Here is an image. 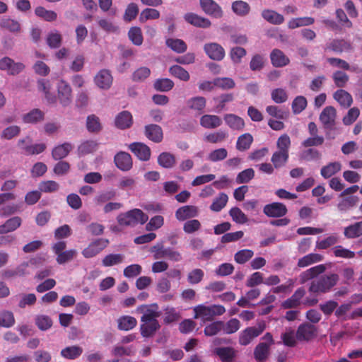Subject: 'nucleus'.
Listing matches in <instances>:
<instances>
[{
    "instance_id": "f257e3e1",
    "label": "nucleus",
    "mask_w": 362,
    "mask_h": 362,
    "mask_svg": "<svg viewBox=\"0 0 362 362\" xmlns=\"http://www.w3.org/2000/svg\"><path fill=\"white\" fill-rule=\"evenodd\" d=\"M339 280V276L337 274L330 273L321 275L311 281L308 291L313 293H328L337 284Z\"/></svg>"
},
{
    "instance_id": "f03ea898",
    "label": "nucleus",
    "mask_w": 362,
    "mask_h": 362,
    "mask_svg": "<svg viewBox=\"0 0 362 362\" xmlns=\"http://www.w3.org/2000/svg\"><path fill=\"white\" fill-rule=\"evenodd\" d=\"M148 219V216L139 209L121 213L117 217L119 225L122 226H135L138 223L144 224Z\"/></svg>"
},
{
    "instance_id": "7ed1b4c3",
    "label": "nucleus",
    "mask_w": 362,
    "mask_h": 362,
    "mask_svg": "<svg viewBox=\"0 0 362 362\" xmlns=\"http://www.w3.org/2000/svg\"><path fill=\"white\" fill-rule=\"evenodd\" d=\"M194 318L202 317L204 321H211L214 317L223 315L226 309L221 305H199L194 308Z\"/></svg>"
},
{
    "instance_id": "20e7f679",
    "label": "nucleus",
    "mask_w": 362,
    "mask_h": 362,
    "mask_svg": "<svg viewBox=\"0 0 362 362\" xmlns=\"http://www.w3.org/2000/svg\"><path fill=\"white\" fill-rule=\"evenodd\" d=\"M264 322H259L257 327H249L243 330L239 336V344L243 346L248 345L255 338L259 336L265 329Z\"/></svg>"
},
{
    "instance_id": "39448f33",
    "label": "nucleus",
    "mask_w": 362,
    "mask_h": 362,
    "mask_svg": "<svg viewBox=\"0 0 362 362\" xmlns=\"http://www.w3.org/2000/svg\"><path fill=\"white\" fill-rule=\"evenodd\" d=\"M337 110L333 106L325 107L319 116V119L325 131L334 129L336 125ZM328 135V132H327Z\"/></svg>"
},
{
    "instance_id": "423d86ee",
    "label": "nucleus",
    "mask_w": 362,
    "mask_h": 362,
    "mask_svg": "<svg viewBox=\"0 0 362 362\" xmlns=\"http://www.w3.org/2000/svg\"><path fill=\"white\" fill-rule=\"evenodd\" d=\"M110 242L106 238H98L92 241L86 248L82 251V255L86 258H91L107 247Z\"/></svg>"
},
{
    "instance_id": "0eeeda50",
    "label": "nucleus",
    "mask_w": 362,
    "mask_h": 362,
    "mask_svg": "<svg viewBox=\"0 0 362 362\" xmlns=\"http://www.w3.org/2000/svg\"><path fill=\"white\" fill-rule=\"evenodd\" d=\"M317 334V329L315 325L304 322L300 325L296 330V339L298 341H309L314 339Z\"/></svg>"
},
{
    "instance_id": "6e6552de",
    "label": "nucleus",
    "mask_w": 362,
    "mask_h": 362,
    "mask_svg": "<svg viewBox=\"0 0 362 362\" xmlns=\"http://www.w3.org/2000/svg\"><path fill=\"white\" fill-rule=\"evenodd\" d=\"M263 213L269 218H281L288 213V209L281 202H272L263 207Z\"/></svg>"
},
{
    "instance_id": "1a4fd4ad",
    "label": "nucleus",
    "mask_w": 362,
    "mask_h": 362,
    "mask_svg": "<svg viewBox=\"0 0 362 362\" xmlns=\"http://www.w3.org/2000/svg\"><path fill=\"white\" fill-rule=\"evenodd\" d=\"M160 328V325L157 319H141L140 332L143 337H152Z\"/></svg>"
},
{
    "instance_id": "9d476101",
    "label": "nucleus",
    "mask_w": 362,
    "mask_h": 362,
    "mask_svg": "<svg viewBox=\"0 0 362 362\" xmlns=\"http://www.w3.org/2000/svg\"><path fill=\"white\" fill-rule=\"evenodd\" d=\"M25 69V65L21 62H15L11 58L4 57L0 59V69L6 71L10 75H16Z\"/></svg>"
},
{
    "instance_id": "9b49d317",
    "label": "nucleus",
    "mask_w": 362,
    "mask_h": 362,
    "mask_svg": "<svg viewBox=\"0 0 362 362\" xmlns=\"http://www.w3.org/2000/svg\"><path fill=\"white\" fill-rule=\"evenodd\" d=\"M204 50L211 59L215 61H221L225 57V49L221 45L216 42L205 44Z\"/></svg>"
},
{
    "instance_id": "f8f14e48",
    "label": "nucleus",
    "mask_w": 362,
    "mask_h": 362,
    "mask_svg": "<svg viewBox=\"0 0 362 362\" xmlns=\"http://www.w3.org/2000/svg\"><path fill=\"white\" fill-rule=\"evenodd\" d=\"M129 149L141 160L147 161L151 157L150 148L141 142H134L129 146Z\"/></svg>"
},
{
    "instance_id": "ddd939ff",
    "label": "nucleus",
    "mask_w": 362,
    "mask_h": 362,
    "mask_svg": "<svg viewBox=\"0 0 362 362\" xmlns=\"http://www.w3.org/2000/svg\"><path fill=\"white\" fill-rule=\"evenodd\" d=\"M58 98L63 106H67L71 101V88L69 83L62 80L57 85Z\"/></svg>"
},
{
    "instance_id": "4468645a",
    "label": "nucleus",
    "mask_w": 362,
    "mask_h": 362,
    "mask_svg": "<svg viewBox=\"0 0 362 362\" xmlns=\"http://www.w3.org/2000/svg\"><path fill=\"white\" fill-rule=\"evenodd\" d=\"M115 165L122 171H129L132 168V158L129 153L120 151L114 158Z\"/></svg>"
},
{
    "instance_id": "2eb2a0df",
    "label": "nucleus",
    "mask_w": 362,
    "mask_h": 362,
    "mask_svg": "<svg viewBox=\"0 0 362 362\" xmlns=\"http://www.w3.org/2000/svg\"><path fill=\"white\" fill-rule=\"evenodd\" d=\"M202 10L208 15L219 18L223 16V11L219 5L214 0H200Z\"/></svg>"
},
{
    "instance_id": "dca6fc26",
    "label": "nucleus",
    "mask_w": 362,
    "mask_h": 362,
    "mask_svg": "<svg viewBox=\"0 0 362 362\" xmlns=\"http://www.w3.org/2000/svg\"><path fill=\"white\" fill-rule=\"evenodd\" d=\"M199 214V209L196 206L186 205L178 208L175 211V217L180 221L194 218Z\"/></svg>"
},
{
    "instance_id": "f3484780",
    "label": "nucleus",
    "mask_w": 362,
    "mask_h": 362,
    "mask_svg": "<svg viewBox=\"0 0 362 362\" xmlns=\"http://www.w3.org/2000/svg\"><path fill=\"white\" fill-rule=\"evenodd\" d=\"M158 306L156 303L151 305H141L136 308V312L142 313L141 319H157L160 316V312L158 311Z\"/></svg>"
},
{
    "instance_id": "a211bd4d",
    "label": "nucleus",
    "mask_w": 362,
    "mask_h": 362,
    "mask_svg": "<svg viewBox=\"0 0 362 362\" xmlns=\"http://www.w3.org/2000/svg\"><path fill=\"white\" fill-rule=\"evenodd\" d=\"M269 57L272 66L276 68L286 66L290 63L289 58L279 49H274Z\"/></svg>"
},
{
    "instance_id": "6ab92c4d",
    "label": "nucleus",
    "mask_w": 362,
    "mask_h": 362,
    "mask_svg": "<svg viewBox=\"0 0 362 362\" xmlns=\"http://www.w3.org/2000/svg\"><path fill=\"white\" fill-rule=\"evenodd\" d=\"M326 270V267L324 264H319L315 267H313L304 272H303L300 276V283L305 284L306 281L311 280L318 275L322 274Z\"/></svg>"
},
{
    "instance_id": "aec40b11",
    "label": "nucleus",
    "mask_w": 362,
    "mask_h": 362,
    "mask_svg": "<svg viewBox=\"0 0 362 362\" xmlns=\"http://www.w3.org/2000/svg\"><path fill=\"white\" fill-rule=\"evenodd\" d=\"M145 136L155 143L162 141L163 134L161 127L157 124H148L145 126Z\"/></svg>"
},
{
    "instance_id": "412c9836",
    "label": "nucleus",
    "mask_w": 362,
    "mask_h": 362,
    "mask_svg": "<svg viewBox=\"0 0 362 362\" xmlns=\"http://www.w3.org/2000/svg\"><path fill=\"white\" fill-rule=\"evenodd\" d=\"M305 294V289L303 288H298L289 298L282 303V308L284 309L297 308L300 305V300Z\"/></svg>"
},
{
    "instance_id": "4be33fe9",
    "label": "nucleus",
    "mask_w": 362,
    "mask_h": 362,
    "mask_svg": "<svg viewBox=\"0 0 362 362\" xmlns=\"http://www.w3.org/2000/svg\"><path fill=\"white\" fill-rule=\"evenodd\" d=\"M115 126L120 129H125L131 127L133 124L132 114L127 110L122 111L115 117Z\"/></svg>"
},
{
    "instance_id": "5701e85b",
    "label": "nucleus",
    "mask_w": 362,
    "mask_h": 362,
    "mask_svg": "<svg viewBox=\"0 0 362 362\" xmlns=\"http://www.w3.org/2000/svg\"><path fill=\"white\" fill-rule=\"evenodd\" d=\"M95 82L99 88L108 89L112 83V76L108 70L103 69L95 76Z\"/></svg>"
},
{
    "instance_id": "b1692460",
    "label": "nucleus",
    "mask_w": 362,
    "mask_h": 362,
    "mask_svg": "<svg viewBox=\"0 0 362 362\" xmlns=\"http://www.w3.org/2000/svg\"><path fill=\"white\" fill-rule=\"evenodd\" d=\"M352 47L349 42L344 39H334L327 45L326 49L335 53L349 51Z\"/></svg>"
},
{
    "instance_id": "393cba45",
    "label": "nucleus",
    "mask_w": 362,
    "mask_h": 362,
    "mask_svg": "<svg viewBox=\"0 0 362 362\" xmlns=\"http://www.w3.org/2000/svg\"><path fill=\"white\" fill-rule=\"evenodd\" d=\"M185 20L196 27L206 28L211 25L208 18L198 16L193 13H187L184 16Z\"/></svg>"
},
{
    "instance_id": "a878e982",
    "label": "nucleus",
    "mask_w": 362,
    "mask_h": 362,
    "mask_svg": "<svg viewBox=\"0 0 362 362\" xmlns=\"http://www.w3.org/2000/svg\"><path fill=\"white\" fill-rule=\"evenodd\" d=\"M333 98L344 108H349L353 103L351 95L342 88L336 90L333 94Z\"/></svg>"
},
{
    "instance_id": "bb28decb",
    "label": "nucleus",
    "mask_w": 362,
    "mask_h": 362,
    "mask_svg": "<svg viewBox=\"0 0 362 362\" xmlns=\"http://www.w3.org/2000/svg\"><path fill=\"white\" fill-rule=\"evenodd\" d=\"M223 119L226 124L233 130H243L245 125L243 119L235 114H226Z\"/></svg>"
},
{
    "instance_id": "cd10ccee",
    "label": "nucleus",
    "mask_w": 362,
    "mask_h": 362,
    "mask_svg": "<svg viewBox=\"0 0 362 362\" xmlns=\"http://www.w3.org/2000/svg\"><path fill=\"white\" fill-rule=\"evenodd\" d=\"M221 124V117L215 115H204L200 118V125L206 129H215Z\"/></svg>"
},
{
    "instance_id": "c85d7f7f",
    "label": "nucleus",
    "mask_w": 362,
    "mask_h": 362,
    "mask_svg": "<svg viewBox=\"0 0 362 362\" xmlns=\"http://www.w3.org/2000/svg\"><path fill=\"white\" fill-rule=\"evenodd\" d=\"M270 352V346L266 342L259 343L254 350V357L258 362L265 361Z\"/></svg>"
},
{
    "instance_id": "c756f323",
    "label": "nucleus",
    "mask_w": 362,
    "mask_h": 362,
    "mask_svg": "<svg viewBox=\"0 0 362 362\" xmlns=\"http://www.w3.org/2000/svg\"><path fill=\"white\" fill-rule=\"evenodd\" d=\"M117 328L119 330L129 331L134 329L137 325V320L130 315L120 316L117 320Z\"/></svg>"
},
{
    "instance_id": "7c9ffc66",
    "label": "nucleus",
    "mask_w": 362,
    "mask_h": 362,
    "mask_svg": "<svg viewBox=\"0 0 362 362\" xmlns=\"http://www.w3.org/2000/svg\"><path fill=\"white\" fill-rule=\"evenodd\" d=\"M344 235L348 239L357 238L362 235V221L344 228Z\"/></svg>"
},
{
    "instance_id": "2f4dec72",
    "label": "nucleus",
    "mask_w": 362,
    "mask_h": 362,
    "mask_svg": "<svg viewBox=\"0 0 362 362\" xmlns=\"http://www.w3.org/2000/svg\"><path fill=\"white\" fill-rule=\"evenodd\" d=\"M22 219L19 216H14L8 219L0 226V234H4L16 230L21 225Z\"/></svg>"
},
{
    "instance_id": "473e14b6",
    "label": "nucleus",
    "mask_w": 362,
    "mask_h": 362,
    "mask_svg": "<svg viewBox=\"0 0 362 362\" xmlns=\"http://www.w3.org/2000/svg\"><path fill=\"white\" fill-rule=\"evenodd\" d=\"M262 18L267 22L274 25H280L284 23V16L275 11L265 9L262 12Z\"/></svg>"
},
{
    "instance_id": "72a5a7b5",
    "label": "nucleus",
    "mask_w": 362,
    "mask_h": 362,
    "mask_svg": "<svg viewBox=\"0 0 362 362\" xmlns=\"http://www.w3.org/2000/svg\"><path fill=\"white\" fill-rule=\"evenodd\" d=\"M72 148L73 146L70 143H64L53 148L52 156L56 160L62 159L69 153Z\"/></svg>"
},
{
    "instance_id": "f704fd0d",
    "label": "nucleus",
    "mask_w": 362,
    "mask_h": 362,
    "mask_svg": "<svg viewBox=\"0 0 362 362\" xmlns=\"http://www.w3.org/2000/svg\"><path fill=\"white\" fill-rule=\"evenodd\" d=\"M253 141L251 134L245 133L238 137L235 147L239 151H245L250 148Z\"/></svg>"
},
{
    "instance_id": "c9c22d12",
    "label": "nucleus",
    "mask_w": 362,
    "mask_h": 362,
    "mask_svg": "<svg viewBox=\"0 0 362 362\" xmlns=\"http://www.w3.org/2000/svg\"><path fill=\"white\" fill-rule=\"evenodd\" d=\"M213 100L216 104L214 108L215 111L221 112L226 109V105L228 103L232 102L234 100V96L233 93H225L214 98Z\"/></svg>"
},
{
    "instance_id": "e433bc0d",
    "label": "nucleus",
    "mask_w": 362,
    "mask_h": 362,
    "mask_svg": "<svg viewBox=\"0 0 362 362\" xmlns=\"http://www.w3.org/2000/svg\"><path fill=\"white\" fill-rule=\"evenodd\" d=\"M158 163L164 168H172L176 163V159L173 154L163 152L158 157Z\"/></svg>"
},
{
    "instance_id": "4c0bfd02",
    "label": "nucleus",
    "mask_w": 362,
    "mask_h": 362,
    "mask_svg": "<svg viewBox=\"0 0 362 362\" xmlns=\"http://www.w3.org/2000/svg\"><path fill=\"white\" fill-rule=\"evenodd\" d=\"M45 113L40 109H33L23 117L25 123L36 124L44 119Z\"/></svg>"
},
{
    "instance_id": "58836bf2",
    "label": "nucleus",
    "mask_w": 362,
    "mask_h": 362,
    "mask_svg": "<svg viewBox=\"0 0 362 362\" xmlns=\"http://www.w3.org/2000/svg\"><path fill=\"white\" fill-rule=\"evenodd\" d=\"M341 169V165L339 162H332L323 166L321 168L320 174L324 178L327 179L339 172Z\"/></svg>"
},
{
    "instance_id": "ea45409f",
    "label": "nucleus",
    "mask_w": 362,
    "mask_h": 362,
    "mask_svg": "<svg viewBox=\"0 0 362 362\" xmlns=\"http://www.w3.org/2000/svg\"><path fill=\"white\" fill-rule=\"evenodd\" d=\"M215 354L218 356L222 362H232L235 353L232 347H219L215 349Z\"/></svg>"
},
{
    "instance_id": "a19ab883",
    "label": "nucleus",
    "mask_w": 362,
    "mask_h": 362,
    "mask_svg": "<svg viewBox=\"0 0 362 362\" xmlns=\"http://www.w3.org/2000/svg\"><path fill=\"white\" fill-rule=\"evenodd\" d=\"M289 153L277 151L273 153L271 161L275 168H279L286 165Z\"/></svg>"
},
{
    "instance_id": "79ce46f5",
    "label": "nucleus",
    "mask_w": 362,
    "mask_h": 362,
    "mask_svg": "<svg viewBox=\"0 0 362 362\" xmlns=\"http://www.w3.org/2000/svg\"><path fill=\"white\" fill-rule=\"evenodd\" d=\"M165 44L172 50L179 54L184 53L187 49V44L180 39L168 38Z\"/></svg>"
},
{
    "instance_id": "37998d69",
    "label": "nucleus",
    "mask_w": 362,
    "mask_h": 362,
    "mask_svg": "<svg viewBox=\"0 0 362 362\" xmlns=\"http://www.w3.org/2000/svg\"><path fill=\"white\" fill-rule=\"evenodd\" d=\"M0 27L2 29L8 30L13 33H20L21 29V24L18 21L9 18H4L1 20Z\"/></svg>"
},
{
    "instance_id": "c03bdc74",
    "label": "nucleus",
    "mask_w": 362,
    "mask_h": 362,
    "mask_svg": "<svg viewBox=\"0 0 362 362\" xmlns=\"http://www.w3.org/2000/svg\"><path fill=\"white\" fill-rule=\"evenodd\" d=\"M86 128L89 132L98 133L103 127L100 120L95 115H90L87 117Z\"/></svg>"
},
{
    "instance_id": "a18cd8bd",
    "label": "nucleus",
    "mask_w": 362,
    "mask_h": 362,
    "mask_svg": "<svg viewBox=\"0 0 362 362\" xmlns=\"http://www.w3.org/2000/svg\"><path fill=\"white\" fill-rule=\"evenodd\" d=\"M46 42L50 48H59L62 42V36L59 31L54 30L48 33Z\"/></svg>"
},
{
    "instance_id": "49530a36",
    "label": "nucleus",
    "mask_w": 362,
    "mask_h": 362,
    "mask_svg": "<svg viewBox=\"0 0 362 362\" xmlns=\"http://www.w3.org/2000/svg\"><path fill=\"white\" fill-rule=\"evenodd\" d=\"M35 13L37 16L48 22L54 21L57 18V14L55 11L47 10L42 6L36 7L35 9Z\"/></svg>"
},
{
    "instance_id": "de8ad7c7",
    "label": "nucleus",
    "mask_w": 362,
    "mask_h": 362,
    "mask_svg": "<svg viewBox=\"0 0 362 362\" xmlns=\"http://www.w3.org/2000/svg\"><path fill=\"white\" fill-rule=\"evenodd\" d=\"M267 112L278 119H286L289 116V112L276 105H269L266 107Z\"/></svg>"
},
{
    "instance_id": "09e8293b",
    "label": "nucleus",
    "mask_w": 362,
    "mask_h": 362,
    "mask_svg": "<svg viewBox=\"0 0 362 362\" xmlns=\"http://www.w3.org/2000/svg\"><path fill=\"white\" fill-rule=\"evenodd\" d=\"M174 85V82L170 78H158L153 83V88L157 91L168 92L173 89Z\"/></svg>"
},
{
    "instance_id": "8fccbe9b",
    "label": "nucleus",
    "mask_w": 362,
    "mask_h": 362,
    "mask_svg": "<svg viewBox=\"0 0 362 362\" xmlns=\"http://www.w3.org/2000/svg\"><path fill=\"white\" fill-rule=\"evenodd\" d=\"M82 353L83 349L78 346H67L61 351L62 356L67 359H75L79 357Z\"/></svg>"
},
{
    "instance_id": "3c124183",
    "label": "nucleus",
    "mask_w": 362,
    "mask_h": 362,
    "mask_svg": "<svg viewBox=\"0 0 362 362\" xmlns=\"http://www.w3.org/2000/svg\"><path fill=\"white\" fill-rule=\"evenodd\" d=\"M164 312L163 322L166 325L177 322L181 318L180 313L175 308L167 307Z\"/></svg>"
},
{
    "instance_id": "603ef678",
    "label": "nucleus",
    "mask_w": 362,
    "mask_h": 362,
    "mask_svg": "<svg viewBox=\"0 0 362 362\" xmlns=\"http://www.w3.org/2000/svg\"><path fill=\"white\" fill-rule=\"evenodd\" d=\"M315 20L312 17H300L292 18L288 23V27L290 29H295L302 26H306L313 24Z\"/></svg>"
},
{
    "instance_id": "864d4df0",
    "label": "nucleus",
    "mask_w": 362,
    "mask_h": 362,
    "mask_svg": "<svg viewBox=\"0 0 362 362\" xmlns=\"http://www.w3.org/2000/svg\"><path fill=\"white\" fill-rule=\"evenodd\" d=\"M169 73L174 77L183 81H188L190 76L188 71L179 65H173L169 68Z\"/></svg>"
},
{
    "instance_id": "5fc2aeb1",
    "label": "nucleus",
    "mask_w": 362,
    "mask_h": 362,
    "mask_svg": "<svg viewBox=\"0 0 362 362\" xmlns=\"http://www.w3.org/2000/svg\"><path fill=\"white\" fill-rule=\"evenodd\" d=\"M124 259V256L122 254H109L104 257L102 264L104 267H112L122 263Z\"/></svg>"
},
{
    "instance_id": "6e6d98bb",
    "label": "nucleus",
    "mask_w": 362,
    "mask_h": 362,
    "mask_svg": "<svg viewBox=\"0 0 362 362\" xmlns=\"http://www.w3.org/2000/svg\"><path fill=\"white\" fill-rule=\"evenodd\" d=\"M228 200V195L226 193H220L210 206V209L215 212L221 211L226 205Z\"/></svg>"
},
{
    "instance_id": "4d7b16f0",
    "label": "nucleus",
    "mask_w": 362,
    "mask_h": 362,
    "mask_svg": "<svg viewBox=\"0 0 362 362\" xmlns=\"http://www.w3.org/2000/svg\"><path fill=\"white\" fill-rule=\"evenodd\" d=\"M187 106L194 110L202 112L206 106V99L202 96L194 97L187 100Z\"/></svg>"
},
{
    "instance_id": "13d9d810",
    "label": "nucleus",
    "mask_w": 362,
    "mask_h": 362,
    "mask_svg": "<svg viewBox=\"0 0 362 362\" xmlns=\"http://www.w3.org/2000/svg\"><path fill=\"white\" fill-rule=\"evenodd\" d=\"M232 9L238 16H244L250 11V5L243 1H235L232 4Z\"/></svg>"
},
{
    "instance_id": "bf43d9fd",
    "label": "nucleus",
    "mask_w": 362,
    "mask_h": 362,
    "mask_svg": "<svg viewBox=\"0 0 362 362\" xmlns=\"http://www.w3.org/2000/svg\"><path fill=\"white\" fill-rule=\"evenodd\" d=\"M128 37L132 42L136 46H139L143 43L144 38L139 27L131 28L128 32Z\"/></svg>"
},
{
    "instance_id": "052dcab7",
    "label": "nucleus",
    "mask_w": 362,
    "mask_h": 362,
    "mask_svg": "<svg viewBox=\"0 0 362 362\" xmlns=\"http://www.w3.org/2000/svg\"><path fill=\"white\" fill-rule=\"evenodd\" d=\"M227 136L228 134L225 131L219 130L216 132L206 134L204 136V140L209 143L217 144L225 141Z\"/></svg>"
},
{
    "instance_id": "680f3d73",
    "label": "nucleus",
    "mask_w": 362,
    "mask_h": 362,
    "mask_svg": "<svg viewBox=\"0 0 362 362\" xmlns=\"http://www.w3.org/2000/svg\"><path fill=\"white\" fill-rule=\"evenodd\" d=\"M308 102L304 96H297L292 102L291 107L293 114L298 115L302 112L307 107Z\"/></svg>"
},
{
    "instance_id": "e2e57ef3",
    "label": "nucleus",
    "mask_w": 362,
    "mask_h": 362,
    "mask_svg": "<svg viewBox=\"0 0 362 362\" xmlns=\"http://www.w3.org/2000/svg\"><path fill=\"white\" fill-rule=\"evenodd\" d=\"M332 79L335 86L341 89L345 87L349 80V77L348 74L344 71H336L332 74Z\"/></svg>"
},
{
    "instance_id": "0e129e2a",
    "label": "nucleus",
    "mask_w": 362,
    "mask_h": 362,
    "mask_svg": "<svg viewBox=\"0 0 362 362\" xmlns=\"http://www.w3.org/2000/svg\"><path fill=\"white\" fill-rule=\"evenodd\" d=\"M266 59L259 54H255L250 62V69L253 71H261L265 64Z\"/></svg>"
},
{
    "instance_id": "69168bd1",
    "label": "nucleus",
    "mask_w": 362,
    "mask_h": 362,
    "mask_svg": "<svg viewBox=\"0 0 362 362\" xmlns=\"http://www.w3.org/2000/svg\"><path fill=\"white\" fill-rule=\"evenodd\" d=\"M254 255V252L252 250L244 249L238 251L234 255L235 261L240 264H245L250 260Z\"/></svg>"
},
{
    "instance_id": "338daca9",
    "label": "nucleus",
    "mask_w": 362,
    "mask_h": 362,
    "mask_svg": "<svg viewBox=\"0 0 362 362\" xmlns=\"http://www.w3.org/2000/svg\"><path fill=\"white\" fill-rule=\"evenodd\" d=\"M228 156V151L225 148H220L211 151L207 159L211 162H218L223 160Z\"/></svg>"
},
{
    "instance_id": "774afa93",
    "label": "nucleus",
    "mask_w": 362,
    "mask_h": 362,
    "mask_svg": "<svg viewBox=\"0 0 362 362\" xmlns=\"http://www.w3.org/2000/svg\"><path fill=\"white\" fill-rule=\"evenodd\" d=\"M150 74L151 70L149 68L146 66H141L134 71L132 78V81L135 82H141L146 79Z\"/></svg>"
}]
</instances>
